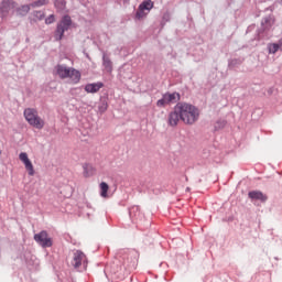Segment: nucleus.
Listing matches in <instances>:
<instances>
[{"label":"nucleus","mask_w":282,"mask_h":282,"mask_svg":"<svg viewBox=\"0 0 282 282\" xmlns=\"http://www.w3.org/2000/svg\"><path fill=\"white\" fill-rule=\"evenodd\" d=\"M180 120L184 124H195V122L199 120V108L186 101L177 102L167 116V126L173 128L177 127Z\"/></svg>","instance_id":"obj_1"},{"label":"nucleus","mask_w":282,"mask_h":282,"mask_svg":"<svg viewBox=\"0 0 282 282\" xmlns=\"http://www.w3.org/2000/svg\"><path fill=\"white\" fill-rule=\"evenodd\" d=\"M78 24L74 22L72 15L69 13H64L59 21L56 23L55 30L53 32V39L55 43H61L65 39V32H69V30H76Z\"/></svg>","instance_id":"obj_2"},{"label":"nucleus","mask_w":282,"mask_h":282,"mask_svg":"<svg viewBox=\"0 0 282 282\" xmlns=\"http://www.w3.org/2000/svg\"><path fill=\"white\" fill-rule=\"evenodd\" d=\"M56 74L62 80H65V78H69L73 85H78V83H80V78L83 77L80 70L61 64L56 66Z\"/></svg>","instance_id":"obj_3"},{"label":"nucleus","mask_w":282,"mask_h":282,"mask_svg":"<svg viewBox=\"0 0 282 282\" xmlns=\"http://www.w3.org/2000/svg\"><path fill=\"white\" fill-rule=\"evenodd\" d=\"M23 113L26 122L30 124V127H33V129L41 130L43 127H45V120L39 116V111H36V109L25 108Z\"/></svg>","instance_id":"obj_4"},{"label":"nucleus","mask_w":282,"mask_h":282,"mask_svg":"<svg viewBox=\"0 0 282 282\" xmlns=\"http://www.w3.org/2000/svg\"><path fill=\"white\" fill-rule=\"evenodd\" d=\"M153 8H155V2L153 0H143L134 12L133 21H135V23H138V21H144Z\"/></svg>","instance_id":"obj_5"},{"label":"nucleus","mask_w":282,"mask_h":282,"mask_svg":"<svg viewBox=\"0 0 282 282\" xmlns=\"http://www.w3.org/2000/svg\"><path fill=\"white\" fill-rule=\"evenodd\" d=\"M128 217L131 219L132 224L137 225L139 230H148V228H151V220L147 219L144 213H129Z\"/></svg>","instance_id":"obj_6"},{"label":"nucleus","mask_w":282,"mask_h":282,"mask_svg":"<svg viewBox=\"0 0 282 282\" xmlns=\"http://www.w3.org/2000/svg\"><path fill=\"white\" fill-rule=\"evenodd\" d=\"M34 241H36V243H39V246L42 248H52V246H54V241L52 238H50V235L45 230L35 234Z\"/></svg>","instance_id":"obj_7"},{"label":"nucleus","mask_w":282,"mask_h":282,"mask_svg":"<svg viewBox=\"0 0 282 282\" xmlns=\"http://www.w3.org/2000/svg\"><path fill=\"white\" fill-rule=\"evenodd\" d=\"M19 160L24 165V169L28 172V175H30L31 177L34 176L36 171L34 170V164H32V160H30L28 152H21L19 154Z\"/></svg>","instance_id":"obj_8"},{"label":"nucleus","mask_w":282,"mask_h":282,"mask_svg":"<svg viewBox=\"0 0 282 282\" xmlns=\"http://www.w3.org/2000/svg\"><path fill=\"white\" fill-rule=\"evenodd\" d=\"M87 263L88 261L85 252L80 250H76L73 256V267L75 268V270H78L80 265H84V268H87Z\"/></svg>","instance_id":"obj_9"},{"label":"nucleus","mask_w":282,"mask_h":282,"mask_svg":"<svg viewBox=\"0 0 282 282\" xmlns=\"http://www.w3.org/2000/svg\"><path fill=\"white\" fill-rule=\"evenodd\" d=\"M243 63H246V57L243 56L230 57L227 61V69H229V72H239Z\"/></svg>","instance_id":"obj_10"},{"label":"nucleus","mask_w":282,"mask_h":282,"mask_svg":"<svg viewBox=\"0 0 282 282\" xmlns=\"http://www.w3.org/2000/svg\"><path fill=\"white\" fill-rule=\"evenodd\" d=\"M248 198L250 202H260V204H265V202H268V194L260 189H251L248 192Z\"/></svg>","instance_id":"obj_11"},{"label":"nucleus","mask_w":282,"mask_h":282,"mask_svg":"<svg viewBox=\"0 0 282 282\" xmlns=\"http://www.w3.org/2000/svg\"><path fill=\"white\" fill-rule=\"evenodd\" d=\"M109 109V93H104L99 98V102L97 106V111L100 116L107 112Z\"/></svg>","instance_id":"obj_12"},{"label":"nucleus","mask_w":282,"mask_h":282,"mask_svg":"<svg viewBox=\"0 0 282 282\" xmlns=\"http://www.w3.org/2000/svg\"><path fill=\"white\" fill-rule=\"evenodd\" d=\"M11 8H17V2L14 0H4L0 4V14L2 19H6L10 14Z\"/></svg>","instance_id":"obj_13"},{"label":"nucleus","mask_w":282,"mask_h":282,"mask_svg":"<svg viewBox=\"0 0 282 282\" xmlns=\"http://www.w3.org/2000/svg\"><path fill=\"white\" fill-rule=\"evenodd\" d=\"M102 87H105L102 82L88 83L84 86V90L86 94H98Z\"/></svg>","instance_id":"obj_14"},{"label":"nucleus","mask_w":282,"mask_h":282,"mask_svg":"<svg viewBox=\"0 0 282 282\" xmlns=\"http://www.w3.org/2000/svg\"><path fill=\"white\" fill-rule=\"evenodd\" d=\"M268 54H276V52H282V37L276 42L269 43L267 45Z\"/></svg>","instance_id":"obj_15"},{"label":"nucleus","mask_w":282,"mask_h":282,"mask_svg":"<svg viewBox=\"0 0 282 282\" xmlns=\"http://www.w3.org/2000/svg\"><path fill=\"white\" fill-rule=\"evenodd\" d=\"M274 23H276V18L274 14L270 13L269 15L262 18L260 25H264V28L272 30V25H274Z\"/></svg>","instance_id":"obj_16"},{"label":"nucleus","mask_w":282,"mask_h":282,"mask_svg":"<svg viewBox=\"0 0 282 282\" xmlns=\"http://www.w3.org/2000/svg\"><path fill=\"white\" fill-rule=\"evenodd\" d=\"M165 95L167 96V100L170 101V105H177V102H184L180 101L182 100V95L178 91H166Z\"/></svg>","instance_id":"obj_17"},{"label":"nucleus","mask_w":282,"mask_h":282,"mask_svg":"<svg viewBox=\"0 0 282 282\" xmlns=\"http://www.w3.org/2000/svg\"><path fill=\"white\" fill-rule=\"evenodd\" d=\"M83 175L84 177H94L96 175V167L91 165L90 163H84L83 164Z\"/></svg>","instance_id":"obj_18"},{"label":"nucleus","mask_w":282,"mask_h":282,"mask_svg":"<svg viewBox=\"0 0 282 282\" xmlns=\"http://www.w3.org/2000/svg\"><path fill=\"white\" fill-rule=\"evenodd\" d=\"M102 67L107 74H111V72H113V62H111V58H109L107 54L102 55Z\"/></svg>","instance_id":"obj_19"},{"label":"nucleus","mask_w":282,"mask_h":282,"mask_svg":"<svg viewBox=\"0 0 282 282\" xmlns=\"http://www.w3.org/2000/svg\"><path fill=\"white\" fill-rule=\"evenodd\" d=\"M99 195L104 199H107V197H109V184L107 182H105V181H102L99 184Z\"/></svg>","instance_id":"obj_20"},{"label":"nucleus","mask_w":282,"mask_h":282,"mask_svg":"<svg viewBox=\"0 0 282 282\" xmlns=\"http://www.w3.org/2000/svg\"><path fill=\"white\" fill-rule=\"evenodd\" d=\"M228 124V120L226 119H217L216 122L214 123V133H217V131H223V129H226V126Z\"/></svg>","instance_id":"obj_21"},{"label":"nucleus","mask_w":282,"mask_h":282,"mask_svg":"<svg viewBox=\"0 0 282 282\" xmlns=\"http://www.w3.org/2000/svg\"><path fill=\"white\" fill-rule=\"evenodd\" d=\"M54 8L57 12L67 10V0H53Z\"/></svg>","instance_id":"obj_22"},{"label":"nucleus","mask_w":282,"mask_h":282,"mask_svg":"<svg viewBox=\"0 0 282 282\" xmlns=\"http://www.w3.org/2000/svg\"><path fill=\"white\" fill-rule=\"evenodd\" d=\"M31 8L32 6L30 4H22L15 8L17 17H28V13L30 12Z\"/></svg>","instance_id":"obj_23"},{"label":"nucleus","mask_w":282,"mask_h":282,"mask_svg":"<svg viewBox=\"0 0 282 282\" xmlns=\"http://www.w3.org/2000/svg\"><path fill=\"white\" fill-rule=\"evenodd\" d=\"M265 32H270V29L267 28L265 25H260V28L257 29L253 41H262L263 35Z\"/></svg>","instance_id":"obj_24"},{"label":"nucleus","mask_w":282,"mask_h":282,"mask_svg":"<svg viewBox=\"0 0 282 282\" xmlns=\"http://www.w3.org/2000/svg\"><path fill=\"white\" fill-rule=\"evenodd\" d=\"M171 23V12L165 11L162 14L161 21H160V32H162V30H164V28H166V24Z\"/></svg>","instance_id":"obj_25"},{"label":"nucleus","mask_w":282,"mask_h":282,"mask_svg":"<svg viewBox=\"0 0 282 282\" xmlns=\"http://www.w3.org/2000/svg\"><path fill=\"white\" fill-rule=\"evenodd\" d=\"M33 19H30V23L32 25V23H37L39 21H43V19H45V12L43 11H33Z\"/></svg>","instance_id":"obj_26"},{"label":"nucleus","mask_w":282,"mask_h":282,"mask_svg":"<svg viewBox=\"0 0 282 282\" xmlns=\"http://www.w3.org/2000/svg\"><path fill=\"white\" fill-rule=\"evenodd\" d=\"M171 105L170 101H169V97L165 94L162 95L161 99H159L156 101V107H159V109H165L166 106Z\"/></svg>","instance_id":"obj_27"},{"label":"nucleus","mask_w":282,"mask_h":282,"mask_svg":"<svg viewBox=\"0 0 282 282\" xmlns=\"http://www.w3.org/2000/svg\"><path fill=\"white\" fill-rule=\"evenodd\" d=\"M47 3H50V0H35L31 2L30 6L32 8H41L43 6H47Z\"/></svg>","instance_id":"obj_28"},{"label":"nucleus","mask_w":282,"mask_h":282,"mask_svg":"<svg viewBox=\"0 0 282 282\" xmlns=\"http://www.w3.org/2000/svg\"><path fill=\"white\" fill-rule=\"evenodd\" d=\"M56 22V14L52 13L45 18L44 23L45 25H52V23Z\"/></svg>","instance_id":"obj_29"},{"label":"nucleus","mask_w":282,"mask_h":282,"mask_svg":"<svg viewBox=\"0 0 282 282\" xmlns=\"http://www.w3.org/2000/svg\"><path fill=\"white\" fill-rule=\"evenodd\" d=\"M138 256V253L135 251H129L128 257H130L131 263H132V268H135V257Z\"/></svg>","instance_id":"obj_30"},{"label":"nucleus","mask_w":282,"mask_h":282,"mask_svg":"<svg viewBox=\"0 0 282 282\" xmlns=\"http://www.w3.org/2000/svg\"><path fill=\"white\" fill-rule=\"evenodd\" d=\"M128 213H140V206L133 205L132 207H128Z\"/></svg>","instance_id":"obj_31"},{"label":"nucleus","mask_w":282,"mask_h":282,"mask_svg":"<svg viewBox=\"0 0 282 282\" xmlns=\"http://www.w3.org/2000/svg\"><path fill=\"white\" fill-rule=\"evenodd\" d=\"M254 28H257V24H250L247 30H246V34H250V32H252V30H254Z\"/></svg>","instance_id":"obj_32"},{"label":"nucleus","mask_w":282,"mask_h":282,"mask_svg":"<svg viewBox=\"0 0 282 282\" xmlns=\"http://www.w3.org/2000/svg\"><path fill=\"white\" fill-rule=\"evenodd\" d=\"M263 12H274V6L272 4V6L267 7V8L263 10Z\"/></svg>","instance_id":"obj_33"},{"label":"nucleus","mask_w":282,"mask_h":282,"mask_svg":"<svg viewBox=\"0 0 282 282\" xmlns=\"http://www.w3.org/2000/svg\"><path fill=\"white\" fill-rule=\"evenodd\" d=\"M86 208H88V210H95L94 207L91 206V203L89 202L86 203Z\"/></svg>","instance_id":"obj_34"},{"label":"nucleus","mask_w":282,"mask_h":282,"mask_svg":"<svg viewBox=\"0 0 282 282\" xmlns=\"http://www.w3.org/2000/svg\"><path fill=\"white\" fill-rule=\"evenodd\" d=\"M232 219H234L232 216H229L228 219L223 218V221H232Z\"/></svg>","instance_id":"obj_35"},{"label":"nucleus","mask_w":282,"mask_h":282,"mask_svg":"<svg viewBox=\"0 0 282 282\" xmlns=\"http://www.w3.org/2000/svg\"><path fill=\"white\" fill-rule=\"evenodd\" d=\"M131 0H122L123 4L130 3Z\"/></svg>","instance_id":"obj_36"},{"label":"nucleus","mask_w":282,"mask_h":282,"mask_svg":"<svg viewBox=\"0 0 282 282\" xmlns=\"http://www.w3.org/2000/svg\"><path fill=\"white\" fill-rule=\"evenodd\" d=\"M127 263H129V258L123 261V265H127Z\"/></svg>","instance_id":"obj_37"},{"label":"nucleus","mask_w":282,"mask_h":282,"mask_svg":"<svg viewBox=\"0 0 282 282\" xmlns=\"http://www.w3.org/2000/svg\"><path fill=\"white\" fill-rule=\"evenodd\" d=\"M280 6H282V0H280Z\"/></svg>","instance_id":"obj_38"},{"label":"nucleus","mask_w":282,"mask_h":282,"mask_svg":"<svg viewBox=\"0 0 282 282\" xmlns=\"http://www.w3.org/2000/svg\"><path fill=\"white\" fill-rule=\"evenodd\" d=\"M86 216L89 218V214H86Z\"/></svg>","instance_id":"obj_39"},{"label":"nucleus","mask_w":282,"mask_h":282,"mask_svg":"<svg viewBox=\"0 0 282 282\" xmlns=\"http://www.w3.org/2000/svg\"><path fill=\"white\" fill-rule=\"evenodd\" d=\"M256 17H260V15H259V13H257V15H256Z\"/></svg>","instance_id":"obj_40"}]
</instances>
